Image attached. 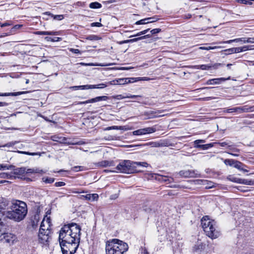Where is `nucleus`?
<instances>
[{
	"instance_id": "f257e3e1",
	"label": "nucleus",
	"mask_w": 254,
	"mask_h": 254,
	"mask_svg": "<svg viewBox=\"0 0 254 254\" xmlns=\"http://www.w3.org/2000/svg\"><path fill=\"white\" fill-rule=\"evenodd\" d=\"M81 227L75 223L64 225L59 232V242L63 254H74L78 248Z\"/></svg>"
},
{
	"instance_id": "f03ea898",
	"label": "nucleus",
	"mask_w": 254,
	"mask_h": 254,
	"mask_svg": "<svg viewBox=\"0 0 254 254\" xmlns=\"http://www.w3.org/2000/svg\"><path fill=\"white\" fill-rule=\"evenodd\" d=\"M10 210L7 212L6 217L9 219L19 222L22 220L27 213V205L22 201L16 200L11 203Z\"/></svg>"
},
{
	"instance_id": "7ed1b4c3",
	"label": "nucleus",
	"mask_w": 254,
	"mask_h": 254,
	"mask_svg": "<svg viewBox=\"0 0 254 254\" xmlns=\"http://www.w3.org/2000/svg\"><path fill=\"white\" fill-rule=\"evenodd\" d=\"M148 164L145 162H134L129 160L121 161L117 166L116 171L112 172L125 174H132L138 172L137 167H147Z\"/></svg>"
},
{
	"instance_id": "20e7f679",
	"label": "nucleus",
	"mask_w": 254,
	"mask_h": 254,
	"mask_svg": "<svg viewBox=\"0 0 254 254\" xmlns=\"http://www.w3.org/2000/svg\"><path fill=\"white\" fill-rule=\"evenodd\" d=\"M128 249V245L117 239L107 241L106 252L107 254H124Z\"/></svg>"
},
{
	"instance_id": "39448f33",
	"label": "nucleus",
	"mask_w": 254,
	"mask_h": 254,
	"mask_svg": "<svg viewBox=\"0 0 254 254\" xmlns=\"http://www.w3.org/2000/svg\"><path fill=\"white\" fill-rule=\"evenodd\" d=\"M201 224L206 235L212 239H216L220 235L216 222L210 219L207 216L202 217L201 220Z\"/></svg>"
},
{
	"instance_id": "423d86ee",
	"label": "nucleus",
	"mask_w": 254,
	"mask_h": 254,
	"mask_svg": "<svg viewBox=\"0 0 254 254\" xmlns=\"http://www.w3.org/2000/svg\"><path fill=\"white\" fill-rule=\"evenodd\" d=\"M51 222L50 218H44L41 222L38 234L39 242L43 245H48L51 239Z\"/></svg>"
},
{
	"instance_id": "0eeeda50",
	"label": "nucleus",
	"mask_w": 254,
	"mask_h": 254,
	"mask_svg": "<svg viewBox=\"0 0 254 254\" xmlns=\"http://www.w3.org/2000/svg\"><path fill=\"white\" fill-rule=\"evenodd\" d=\"M1 240L9 245L14 244L17 241V237L16 235L9 233H3L0 236Z\"/></svg>"
},
{
	"instance_id": "6e6552de",
	"label": "nucleus",
	"mask_w": 254,
	"mask_h": 254,
	"mask_svg": "<svg viewBox=\"0 0 254 254\" xmlns=\"http://www.w3.org/2000/svg\"><path fill=\"white\" fill-rule=\"evenodd\" d=\"M179 175L184 178H197L200 177L199 173L197 170H182L180 171Z\"/></svg>"
},
{
	"instance_id": "1a4fd4ad",
	"label": "nucleus",
	"mask_w": 254,
	"mask_h": 254,
	"mask_svg": "<svg viewBox=\"0 0 254 254\" xmlns=\"http://www.w3.org/2000/svg\"><path fill=\"white\" fill-rule=\"evenodd\" d=\"M11 204L9 201L5 198H1L0 199V213H3L4 216H6L7 212L10 210L9 206Z\"/></svg>"
},
{
	"instance_id": "9d476101",
	"label": "nucleus",
	"mask_w": 254,
	"mask_h": 254,
	"mask_svg": "<svg viewBox=\"0 0 254 254\" xmlns=\"http://www.w3.org/2000/svg\"><path fill=\"white\" fill-rule=\"evenodd\" d=\"M156 130V128L155 127H148L134 130L132 132V133L134 135H140L146 134L147 133H153L155 132Z\"/></svg>"
},
{
	"instance_id": "9b49d317",
	"label": "nucleus",
	"mask_w": 254,
	"mask_h": 254,
	"mask_svg": "<svg viewBox=\"0 0 254 254\" xmlns=\"http://www.w3.org/2000/svg\"><path fill=\"white\" fill-rule=\"evenodd\" d=\"M252 108V107L248 108L246 106H244L243 107H237L231 109H226L224 111L230 113L233 112H238L239 113H247L251 111Z\"/></svg>"
},
{
	"instance_id": "f8f14e48",
	"label": "nucleus",
	"mask_w": 254,
	"mask_h": 254,
	"mask_svg": "<svg viewBox=\"0 0 254 254\" xmlns=\"http://www.w3.org/2000/svg\"><path fill=\"white\" fill-rule=\"evenodd\" d=\"M223 65V64L221 63H217L214 64H201V65H196L194 66V68L195 69H201L202 70H209L211 68L214 69H217L219 66Z\"/></svg>"
},
{
	"instance_id": "ddd939ff",
	"label": "nucleus",
	"mask_w": 254,
	"mask_h": 254,
	"mask_svg": "<svg viewBox=\"0 0 254 254\" xmlns=\"http://www.w3.org/2000/svg\"><path fill=\"white\" fill-rule=\"evenodd\" d=\"M108 99H109V97L107 96H98V97H96L94 98L89 99V100L85 101L78 102L76 104H77V105L86 104H88V103H91L99 102L101 101H106V100H107Z\"/></svg>"
},
{
	"instance_id": "4468645a",
	"label": "nucleus",
	"mask_w": 254,
	"mask_h": 254,
	"mask_svg": "<svg viewBox=\"0 0 254 254\" xmlns=\"http://www.w3.org/2000/svg\"><path fill=\"white\" fill-rule=\"evenodd\" d=\"M8 219L7 217L4 216L3 213H0V233L4 232L5 230Z\"/></svg>"
},
{
	"instance_id": "2eb2a0df",
	"label": "nucleus",
	"mask_w": 254,
	"mask_h": 254,
	"mask_svg": "<svg viewBox=\"0 0 254 254\" xmlns=\"http://www.w3.org/2000/svg\"><path fill=\"white\" fill-rule=\"evenodd\" d=\"M229 79H230V77H228V78H225L223 77H221V78L211 79L208 80L206 81V84H207V85L218 84H220L222 81H224Z\"/></svg>"
},
{
	"instance_id": "dca6fc26",
	"label": "nucleus",
	"mask_w": 254,
	"mask_h": 254,
	"mask_svg": "<svg viewBox=\"0 0 254 254\" xmlns=\"http://www.w3.org/2000/svg\"><path fill=\"white\" fill-rule=\"evenodd\" d=\"M81 199L88 200H97L98 198V195L96 193L87 194L86 195H82L80 196Z\"/></svg>"
},
{
	"instance_id": "f3484780",
	"label": "nucleus",
	"mask_w": 254,
	"mask_h": 254,
	"mask_svg": "<svg viewBox=\"0 0 254 254\" xmlns=\"http://www.w3.org/2000/svg\"><path fill=\"white\" fill-rule=\"evenodd\" d=\"M110 85H124L127 84L126 78H118L108 82Z\"/></svg>"
},
{
	"instance_id": "a211bd4d",
	"label": "nucleus",
	"mask_w": 254,
	"mask_h": 254,
	"mask_svg": "<svg viewBox=\"0 0 254 254\" xmlns=\"http://www.w3.org/2000/svg\"><path fill=\"white\" fill-rule=\"evenodd\" d=\"M38 35H58L59 32L58 31H36L34 33Z\"/></svg>"
},
{
	"instance_id": "6ab92c4d",
	"label": "nucleus",
	"mask_w": 254,
	"mask_h": 254,
	"mask_svg": "<svg viewBox=\"0 0 254 254\" xmlns=\"http://www.w3.org/2000/svg\"><path fill=\"white\" fill-rule=\"evenodd\" d=\"M51 139L54 141H57L61 143H66V138L64 137L60 136L57 135H53L51 137Z\"/></svg>"
},
{
	"instance_id": "aec40b11",
	"label": "nucleus",
	"mask_w": 254,
	"mask_h": 254,
	"mask_svg": "<svg viewBox=\"0 0 254 254\" xmlns=\"http://www.w3.org/2000/svg\"><path fill=\"white\" fill-rule=\"evenodd\" d=\"M27 91H22V92H11V93H0V96H16L18 95H20L26 93H27Z\"/></svg>"
},
{
	"instance_id": "412c9836",
	"label": "nucleus",
	"mask_w": 254,
	"mask_h": 254,
	"mask_svg": "<svg viewBox=\"0 0 254 254\" xmlns=\"http://www.w3.org/2000/svg\"><path fill=\"white\" fill-rule=\"evenodd\" d=\"M205 244L202 243L201 242H197L194 245L193 249L195 251H201L205 249Z\"/></svg>"
},
{
	"instance_id": "4be33fe9",
	"label": "nucleus",
	"mask_w": 254,
	"mask_h": 254,
	"mask_svg": "<svg viewBox=\"0 0 254 254\" xmlns=\"http://www.w3.org/2000/svg\"><path fill=\"white\" fill-rule=\"evenodd\" d=\"M247 40V38H237L233 40H230L228 41L221 42L220 43H227V44H230L232 42H243L244 43H246L247 42L246 41Z\"/></svg>"
},
{
	"instance_id": "5701e85b",
	"label": "nucleus",
	"mask_w": 254,
	"mask_h": 254,
	"mask_svg": "<svg viewBox=\"0 0 254 254\" xmlns=\"http://www.w3.org/2000/svg\"><path fill=\"white\" fill-rule=\"evenodd\" d=\"M229 149L232 151L231 152H228L229 154L234 156H238L239 155V153L240 151V149L233 147L232 145Z\"/></svg>"
},
{
	"instance_id": "b1692460",
	"label": "nucleus",
	"mask_w": 254,
	"mask_h": 254,
	"mask_svg": "<svg viewBox=\"0 0 254 254\" xmlns=\"http://www.w3.org/2000/svg\"><path fill=\"white\" fill-rule=\"evenodd\" d=\"M26 173V168L21 167L14 170V174L17 175H23Z\"/></svg>"
},
{
	"instance_id": "393cba45",
	"label": "nucleus",
	"mask_w": 254,
	"mask_h": 254,
	"mask_svg": "<svg viewBox=\"0 0 254 254\" xmlns=\"http://www.w3.org/2000/svg\"><path fill=\"white\" fill-rule=\"evenodd\" d=\"M100 167H106L107 166H111L113 165V161H109L107 160L102 161L98 163Z\"/></svg>"
},
{
	"instance_id": "a878e982",
	"label": "nucleus",
	"mask_w": 254,
	"mask_h": 254,
	"mask_svg": "<svg viewBox=\"0 0 254 254\" xmlns=\"http://www.w3.org/2000/svg\"><path fill=\"white\" fill-rule=\"evenodd\" d=\"M213 146L212 144L209 143V144H203V145H195L194 147L198 148H201L203 150H206L208 149L210 147H211Z\"/></svg>"
},
{
	"instance_id": "bb28decb",
	"label": "nucleus",
	"mask_w": 254,
	"mask_h": 254,
	"mask_svg": "<svg viewBox=\"0 0 254 254\" xmlns=\"http://www.w3.org/2000/svg\"><path fill=\"white\" fill-rule=\"evenodd\" d=\"M242 165V163L238 161H235V162H234V167L240 170H242L244 172H247L248 171L247 170L244 169L241 167V166Z\"/></svg>"
},
{
	"instance_id": "cd10ccee",
	"label": "nucleus",
	"mask_w": 254,
	"mask_h": 254,
	"mask_svg": "<svg viewBox=\"0 0 254 254\" xmlns=\"http://www.w3.org/2000/svg\"><path fill=\"white\" fill-rule=\"evenodd\" d=\"M102 7L101 3L98 2H91L89 4V7L92 9L100 8Z\"/></svg>"
},
{
	"instance_id": "c85d7f7f",
	"label": "nucleus",
	"mask_w": 254,
	"mask_h": 254,
	"mask_svg": "<svg viewBox=\"0 0 254 254\" xmlns=\"http://www.w3.org/2000/svg\"><path fill=\"white\" fill-rule=\"evenodd\" d=\"M85 39L90 41H97L101 39V38L95 35H90L87 36Z\"/></svg>"
},
{
	"instance_id": "c756f323",
	"label": "nucleus",
	"mask_w": 254,
	"mask_h": 254,
	"mask_svg": "<svg viewBox=\"0 0 254 254\" xmlns=\"http://www.w3.org/2000/svg\"><path fill=\"white\" fill-rule=\"evenodd\" d=\"M157 179L159 181H164V182H166V181H168L169 182H171L172 181H173L172 178H168V177L166 176H161V175H158Z\"/></svg>"
},
{
	"instance_id": "7c9ffc66",
	"label": "nucleus",
	"mask_w": 254,
	"mask_h": 254,
	"mask_svg": "<svg viewBox=\"0 0 254 254\" xmlns=\"http://www.w3.org/2000/svg\"><path fill=\"white\" fill-rule=\"evenodd\" d=\"M45 40L47 41H52V42H59L62 40V38L60 37H55L54 38H52L49 37H45Z\"/></svg>"
},
{
	"instance_id": "2f4dec72",
	"label": "nucleus",
	"mask_w": 254,
	"mask_h": 254,
	"mask_svg": "<svg viewBox=\"0 0 254 254\" xmlns=\"http://www.w3.org/2000/svg\"><path fill=\"white\" fill-rule=\"evenodd\" d=\"M109 84H108V82L106 83H100L97 85H93L94 88H98V89H102L107 87Z\"/></svg>"
},
{
	"instance_id": "473e14b6",
	"label": "nucleus",
	"mask_w": 254,
	"mask_h": 254,
	"mask_svg": "<svg viewBox=\"0 0 254 254\" xmlns=\"http://www.w3.org/2000/svg\"><path fill=\"white\" fill-rule=\"evenodd\" d=\"M150 37V35L148 34V35H145L143 36H141V37H140L138 38L130 39V40H129V42H136L138 40L145 39L146 37Z\"/></svg>"
},
{
	"instance_id": "72a5a7b5",
	"label": "nucleus",
	"mask_w": 254,
	"mask_h": 254,
	"mask_svg": "<svg viewBox=\"0 0 254 254\" xmlns=\"http://www.w3.org/2000/svg\"><path fill=\"white\" fill-rule=\"evenodd\" d=\"M126 80L127 83L138 81V77L126 78Z\"/></svg>"
},
{
	"instance_id": "f704fd0d",
	"label": "nucleus",
	"mask_w": 254,
	"mask_h": 254,
	"mask_svg": "<svg viewBox=\"0 0 254 254\" xmlns=\"http://www.w3.org/2000/svg\"><path fill=\"white\" fill-rule=\"evenodd\" d=\"M235 161L236 160H234L233 159H225L224 162L226 165L232 166H234V162H235Z\"/></svg>"
},
{
	"instance_id": "c9c22d12",
	"label": "nucleus",
	"mask_w": 254,
	"mask_h": 254,
	"mask_svg": "<svg viewBox=\"0 0 254 254\" xmlns=\"http://www.w3.org/2000/svg\"><path fill=\"white\" fill-rule=\"evenodd\" d=\"M81 64H83V65L85 64V65H99V66H109V65L114 64H85L84 63H81Z\"/></svg>"
},
{
	"instance_id": "e433bc0d",
	"label": "nucleus",
	"mask_w": 254,
	"mask_h": 254,
	"mask_svg": "<svg viewBox=\"0 0 254 254\" xmlns=\"http://www.w3.org/2000/svg\"><path fill=\"white\" fill-rule=\"evenodd\" d=\"M18 142H19L17 141L9 142H8V143H7L2 145V147H12V146H14V145H15L16 144L18 143Z\"/></svg>"
},
{
	"instance_id": "4c0bfd02",
	"label": "nucleus",
	"mask_w": 254,
	"mask_h": 254,
	"mask_svg": "<svg viewBox=\"0 0 254 254\" xmlns=\"http://www.w3.org/2000/svg\"><path fill=\"white\" fill-rule=\"evenodd\" d=\"M220 48H221L220 46H214V47L209 46V47H201L199 48V49H201V50H213V49H219Z\"/></svg>"
},
{
	"instance_id": "58836bf2",
	"label": "nucleus",
	"mask_w": 254,
	"mask_h": 254,
	"mask_svg": "<svg viewBox=\"0 0 254 254\" xmlns=\"http://www.w3.org/2000/svg\"><path fill=\"white\" fill-rule=\"evenodd\" d=\"M17 152L19 153H20V154H26V155H32V156H35V155H37L39 154L38 153H36V152L31 153V152H29L22 151H17Z\"/></svg>"
},
{
	"instance_id": "ea45409f",
	"label": "nucleus",
	"mask_w": 254,
	"mask_h": 254,
	"mask_svg": "<svg viewBox=\"0 0 254 254\" xmlns=\"http://www.w3.org/2000/svg\"><path fill=\"white\" fill-rule=\"evenodd\" d=\"M148 19H143L140 20H138L135 22V24L136 25H139V24H145L147 23H149V22L146 21L148 20Z\"/></svg>"
},
{
	"instance_id": "a19ab883",
	"label": "nucleus",
	"mask_w": 254,
	"mask_h": 254,
	"mask_svg": "<svg viewBox=\"0 0 254 254\" xmlns=\"http://www.w3.org/2000/svg\"><path fill=\"white\" fill-rule=\"evenodd\" d=\"M42 170L40 171V172H42ZM40 173V171H38L37 169L34 170L33 169H27L26 168V174L28 173Z\"/></svg>"
},
{
	"instance_id": "79ce46f5",
	"label": "nucleus",
	"mask_w": 254,
	"mask_h": 254,
	"mask_svg": "<svg viewBox=\"0 0 254 254\" xmlns=\"http://www.w3.org/2000/svg\"><path fill=\"white\" fill-rule=\"evenodd\" d=\"M251 182H252L251 181H249V180H245V179H240V181H239V184H245V185H252Z\"/></svg>"
},
{
	"instance_id": "37998d69",
	"label": "nucleus",
	"mask_w": 254,
	"mask_h": 254,
	"mask_svg": "<svg viewBox=\"0 0 254 254\" xmlns=\"http://www.w3.org/2000/svg\"><path fill=\"white\" fill-rule=\"evenodd\" d=\"M225 52H226V54H231L233 53H236V50L235 48H232L226 49L224 51Z\"/></svg>"
},
{
	"instance_id": "c03bdc74",
	"label": "nucleus",
	"mask_w": 254,
	"mask_h": 254,
	"mask_svg": "<svg viewBox=\"0 0 254 254\" xmlns=\"http://www.w3.org/2000/svg\"><path fill=\"white\" fill-rule=\"evenodd\" d=\"M43 181L45 183H48L51 184L54 182V179L52 178H43Z\"/></svg>"
},
{
	"instance_id": "a18cd8bd",
	"label": "nucleus",
	"mask_w": 254,
	"mask_h": 254,
	"mask_svg": "<svg viewBox=\"0 0 254 254\" xmlns=\"http://www.w3.org/2000/svg\"><path fill=\"white\" fill-rule=\"evenodd\" d=\"M228 179L233 182H235V183H239V181H240V179L239 178H236V177H232V176H230Z\"/></svg>"
},
{
	"instance_id": "49530a36",
	"label": "nucleus",
	"mask_w": 254,
	"mask_h": 254,
	"mask_svg": "<svg viewBox=\"0 0 254 254\" xmlns=\"http://www.w3.org/2000/svg\"><path fill=\"white\" fill-rule=\"evenodd\" d=\"M149 29H146V30H144L143 31H142L140 32H138L136 34L134 35H132V36H130L129 37H133V36H140L141 35H143V34H146L148 31H149Z\"/></svg>"
},
{
	"instance_id": "de8ad7c7",
	"label": "nucleus",
	"mask_w": 254,
	"mask_h": 254,
	"mask_svg": "<svg viewBox=\"0 0 254 254\" xmlns=\"http://www.w3.org/2000/svg\"><path fill=\"white\" fill-rule=\"evenodd\" d=\"M218 144L221 146H222V147L227 146L229 148H230L231 147H232V145H230L228 143H227L226 142H218Z\"/></svg>"
},
{
	"instance_id": "09e8293b",
	"label": "nucleus",
	"mask_w": 254,
	"mask_h": 254,
	"mask_svg": "<svg viewBox=\"0 0 254 254\" xmlns=\"http://www.w3.org/2000/svg\"><path fill=\"white\" fill-rule=\"evenodd\" d=\"M90 89H94L93 85H81V90H87Z\"/></svg>"
},
{
	"instance_id": "8fccbe9b",
	"label": "nucleus",
	"mask_w": 254,
	"mask_h": 254,
	"mask_svg": "<svg viewBox=\"0 0 254 254\" xmlns=\"http://www.w3.org/2000/svg\"><path fill=\"white\" fill-rule=\"evenodd\" d=\"M157 113L156 112H154V111H151L149 114L148 115H150V116L149 117V119H151V118H157V117H160V116H158V115H156V114Z\"/></svg>"
},
{
	"instance_id": "3c124183",
	"label": "nucleus",
	"mask_w": 254,
	"mask_h": 254,
	"mask_svg": "<svg viewBox=\"0 0 254 254\" xmlns=\"http://www.w3.org/2000/svg\"><path fill=\"white\" fill-rule=\"evenodd\" d=\"M252 47L253 46H245L242 47V49H243V52L247 51L248 50H250L253 49Z\"/></svg>"
},
{
	"instance_id": "603ef678",
	"label": "nucleus",
	"mask_w": 254,
	"mask_h": 254,
	"mask_svg": "<svg viewBox=\"0 0 254 254\" xmlns=\"http://www.w3.org/2000/svg\"><path fill=\"white\" fill-rule=\"evenodd\" d=\"M113 98L116 100H121L125 98V96L123 95H117L114 96Z\"/></svg>"
},
{
	"instance_id": "864d4df0",
	"label": "nucleus",
	"mask_w": 254,
	"mask_h": 254,
	"mask_svg": "<svg viewBox=\"0 0 254 254\" xmlns=\"http://www.w3.org/2000/svg\"><path fill=\"white\" fill-rule=\"evenodd\" d=\"M146 19H148L147 21L149 22V23L157 21L158 20V18L156 17H149L146 18Z\"/></svg>"
},
{
	"instance_id": "5fc2aeb1",
	"label": "nucleus",
	"mask_w": 254,
	"mask_h": 254,
	"mask_svg": "<svg viewBox=\"0 0 254 254\" xmlns=\"http://www.w3.org/2000/svg\"><path fill=\"white\" fill-rule=\"evenodd\" d=\"M241 3L245 4H252V2L250 1H254V0H241Z\"/></svg>"
},
{
	"instance_id": "6e6d98bb",
	"label": "nucleus",
	"mask_w": 254,
	"mask_h": 254,
	"mask_svg": "<svg viewBox=\"0 0 254 254\" xmlns=\"http://www.w3.org/2000/svg\"><path fill=\"white\" fill-rule=\"evenodd\" d=\"M65 185V183H64L63 182H56L55 184V186L57 187L64 186Z\"/></svg>"
},
{
	"instance_id": "4d7b16f0",
	"label": "nucleus",
	"mask_w": 254,
	"mask_h": 254,
	"mask_svg": "<svg viewBox=\"0 0 254 254\" xmlns=\"http://www.w3.org/2000/svg\"><path fill=\"white\" fill-rule=\"evenodd\" d=\"M120 127H119L118 126H112V127H108L106 128L104 130H111V129H118L120 128Z\"/></svg>"
},
{
	"instance_id": "13d9d810",
	"label": "nucleus",
	"mask_w": 254,
	"mask_h": 254,
	"mask_svg": "<svg viewBox=\"0 0 254 254\" xmlns=\"http://www.w3.org/2000/svg\"><path fill=\"white\" fill-rule=\"evenodd\" d=\"M205 141L203 139H198L194 141V146L197 145H199V143H204Z\"/></svg>"
},
{
	"instance_id": "bf43d9fd",
	"label": "nucleus",
	"mask_w": 254,
	"mask_h": 254,
	"mask_svg": "<svg viewBox=\"0 0 254 254\" xmlns=\"http://www.w3.org/2000/svg\"><path fill=\"white\" fill-rule=\"evenodd\" d=\"M161 31V29L159 28H156L152 30L150 32L151 33V35H153L156 33H159Z\"/></svg>"
},
{
	"instance_id": "052dcab7",
	"label": "nucleus",
	"mask_w": 254,
	"mask_h": 254,
	"mask_svg": "<svg viewBox=\"0 0 254 254\" xmlns=\"http://www.w3.org/2000/svg\"><path fill=\"white\" fill-rule=\"evenodd\" d=\"M91 26L92 27L96 26V27H101L102 26V25L100 22H93V23H91Z\"/></svg>"
},
{
	"instance_id": "680f3d73",
	"label": "nucleus",
	"mask_w": 254,
	"mask_h": 254,
	"mask_svg": "<svg viewBox=\"0 0 254 254\" xmlns=\"http://www.w3.org/2000/svg\"><path fill=\"white\" fill-rule=\"evenodd\" d=\"M248 43H254V37L253 38H247L246 41Z\"/></svg>"
},
{
	"instance_id": "e2e57ef3",
	"label": "nucleus",
	"mask_w": 254,
	"mask_h": 254,
	"mask_svg": "<svg viewBox=\"0 0 254 254\" xmlns=\"http://www.w3.org/2000/svg\"><path fill=\"white\" fill-rule=\"evenodd\" d=\"M0 177L1 178H9V175L5 173H0Z\"/></svg>"
},
{
	"instance_id": "0e129e2a",
	"label": "nucleus",
	"mask_w": 254,
	"mask_h": 254,
	"mask_svg": "<svg viewBox=\"0 0 254 254\" xmlns=\"http://www.w3.org/2000/svg\"><path fill=\"white\" fill-rule=\"evenodd\" d=\"M70 51L75 54H81L79 50L76 49H70Z\"/></svg>"
},
{
	"instance_id": "69168bd1",
	"label": "nucleus",
	"mask_w": 254,
	"mask_h": 254,
	"mask_svg": "<svg viewBox=\"0 0 254 254\" xmlns=\"http://www.w3.org/2000/svg\"><path fill=\"white\" fill-rule=\"evenodd\" d=\"M138 81H147L149 80V78L147 77H138Z\"/></svg>"
},
{
	"instance_id": "338daca9",
	"label": "nucleus",
	"mask_w": 254,
	"mask_h": 254,
	"mask_svg": "<svg viewBox=\"0 0 254 254\" xmlns=\"http://www.w3.org/2000/svg\"><path fill=\"white\" fill-rule=\"evenodd\" d=\"M127 97H128L129 98H131V99H136L137 98L141 97V95H130V96H128Z\"/></svg>"
},
{
	"instance_id": "774afa93",
	"label": "nucleus",
	"mask_w": 254,
	"mask_h": 254,
	"mask_svg": "<svg viewBox=\"0 0 254 254\" xmlns=\"http://www.w3.org/2000/svg\"><path fill=\"white\" fill-rule=\"evenodd\" d=\"M63 18V16L62 15H57L54 17V19L58 20H61Z\"/></svg>"
}]
</instances>
